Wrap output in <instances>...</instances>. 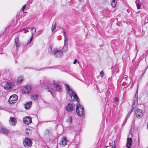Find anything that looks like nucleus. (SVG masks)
Here are the masks:
<instances>
[{"instance_id": "nucleus-1", "label": "nucleus", "mask_w": 148, "mask_h": 148, "mask_svg": "<svg viewBox=\"0 0 148 148\" xmlns=\"http://www.w3.org/2000/svg\"><path fill=\"white\" fill-rule=\"evenodd\" d=\"M65 86L68 92L69 95L70 96L71 100L73 101H76L77 102H79L78 98L75 93L69 87V86L68 84H65Z\"/></svg>"}, {"instance_id": "nucleus-2", "label": "nucleus", "mask_w": 148, "mask_h": 148, "mask_svg": "<svg viewBox=\"0 0 148 148\" xmlns=\"http://www.w3.org/2000/svg\"><path fill=\"white\" fill-rule=\"evenodd\" d=\"M49 52L51 55H52L56 58H60L62 57L63 55V53L61 51L55 49L52 51L51 47H49Z\"/></svg>"}, {"instance_id": "nucleus-3", "label": "nucleus", "mask_w": 148, "mask_h": 148, "mask_svg": "<svg viewBox=\"0 0 148 148\" xmlns=\"http://www.w3.org/2000/svg\"><path fill=\"white\" fill-rule=\"evenodd\" d=\"M53 86L54 87H55L56 91H60L61 90V86L60 85L58 84H56L55 82H53L51 84L50 86H47V89H49L47 90V91L48 92H50L52 95H53L50 90H53V88L51 87Z\"/></svg>"}, {"instance_id": "nucleus-4", "label": "nucleus", "mask_w": 148, "mask_h": 148, "mask_svg": "<svg viewBox=\"0 0 148 148\" xmlns=\"http://www.w3.org/2000/svg\"><path fill=\"white\" fill-rule=\"evenodd\" d=\"M76 111L77 114L80 116H83L84 114V107L79 104L76 106Z\"/></svg>"}, {"instance_id": "nucleus-5", "label": "nucleus", "mask_w": 148, "mask_h": 148, "mask_svg": "<svg viewBox=\"0 0 148 148\" xmlns=\"http://www.w3.org/2000/svg\"><path fill=\"white\" fill-rule=\"evenodd\" d=\"M23 144L25 147H30L32 145V140L28 138H26L24 140Z\"/></svg>"}, {"instance_id": "nucleus-6", "label": "nucleus", "mask_w": 148, "mask_h": 148, "mask_svg": "<svg viewBox=\"0 0 148 148\" xmlns=\"http://www.w3.org/2000/svg\"><path fill=\"white\" fill-rule=\"evenodd\" d=\"M18 99V97L16 95L14 94L10 97L8 100L9 103L12 104L16 103Z\"/></svg>"}, {"instance_id": "nucleus-7", "label": "nucleus", "mask_w": 148, "mask_h": 148, "mask_svg": "<svg viewBox=\"0 0 148 148\" xmlns=\"http://www.w3.org/2000/svg\"><path fill=\"white\" fill-rule=\"evenodd\" d=\"M75 108V105L71 103H68L65 107L66 110L69 112H71Z\"/></svg>"}, {"instance_id": "nucleus-8", "label": "nucleus", "mask_w": 148, "mask_h": 148, "mask_svg": "<svg viewBox=\"0 0 148 148\" xmlns=\"http://www.w3.org/2000/svg\"><path fill=\"white\" fill-rule=\"evenodd\" d=\"M30 32L32 34L31 37L30 39L29 40H28L27 43V45H28L29 44L31 43V41L32 40L34 36V35L35 34L36 32V29L35 28H32L30 30Z\"/></svg>"}, {"instance_id": "nucleus-9", "label": "nucleus", "mask_w": 148, "mask_h": 148, "mask_svg": "<svg viewBox=\"0 0 148 148\" xmlns=\"http://www.w3.org/2000/svg\"><path fill=\"white\" fill-rule=\"evenodd\" d=\"M23 121L25 124L29 125L32 123V118L29 116H27L23 118Z\"/></svg>"}, {"instance_id": "nucleus-10", "label": "nucleus", "mask_w": 148, "mask_h": 148, "mask_svg": "<svg viewBox=\"0 0 148 148\" xmlns=\"http://www.w3.org/2000/svg\"><path fill=\"white\" fill-rule=\"evenodd\" d=\"M67 140L66 138L64 137H63L61 139L59 144L60 145L61 147H62L64 146L65 145L67 144Z\"/></svg>"}, {"instance_id": "nucleus-11", "label": "nucleus", "mask_w": 148, "mask_h": 148, "mask_svg": "<svg viewBox=\"0 0 148 148\" xmlns=\"http://www.w3.org/2000/svg\"><path fill=\"white\" fill-rule=\"evenodd\" d=\"M31 89V88L30 86H27L25 88L22 89V91L25 93H29Z\"/></svg>"}, {"instance_id": "nucleus-12", "label": "nucleus", "mask_w": 148, "mask_h": 148, "mask_svg": "<svg viewBox=\"0 0 148 148\" xmlns=\"http://www.w3.org/2000/svg\"><path fill=\"white\" fill-rule=\"evenodd\" d=\"M143 112L142 110L139 109H137L136 111V117L138 118H140L142 117L143 115Z\"/></svg>"}, {"instance_id": "nucleus-13", "label": "nucleus", "mask_w": 148, "mask_h": 148, "mask_svg": "<svg viewBox=\"0 0 148 148\" xmlns=\"http://www.w3.org/2000/svg\"><path fill=\"white\" fill-rule=\"evenodd\" d=\"M10 124L12 125H14L16 123V121L14 118L10 117L9 120Z\"/></svg>"}, {"instance_id": "nucleus-14", "label": "nucleus", "mask_w": 148, "mask_h": 148, "mask_svg": "<svg viewBox=\"0 0 148 148\" xmlns=\"http://www.w3.org/2000/svg\"><path fill=\"white\" fill-rule=\"evenodd\" d=\"M132 139L131 138H128L127 140L126 147L127 148H130L132 146Z\"/></svg>"}, {"instance_id": "nucleus-15", "label": "nucleus", "mask_w": 148, "mask_h": 148, "mask_svg": "<svg viewBox=\"0 0 148 148\" xmlns=\"http://www.w3.org/2000/svg\"><path fill=\"white\" fill-rule=\"evenodd\" d=\"M0 131L4 134L7 135L8 134V131L3 127H1V128L0 129Z\"/></svg>"}, {"instance_id": "nucleus-16", "label": "nucleus", "mask_w": 148, "mask_h": 148, "mask_svg": "<svg viewBox=\"0 0 148 148\" xmlns=\"http://www.w3.org/2000/svg\"><path fill=\"white\" fill-rule=\"evenodd\" d=\"M67 122L69 124L71 125L72 122V117L71 116H69L67 117L66 120Z\"/></svg>"}, {"instance_id": "nucleus-17", "label": "nucleus", "mask_w": 148, "mask_h": 148, "mask_svg": "<svg viewBox=\"0 0 148 148\" xmlns=\"http://www.w3.org/2000/svg\"><path fill=\"white\" fill-rule=\"evenodd\" d=\"M15 42L16 46V47H18L20 46V42L19 41V39L18 37H17L15 38Z\"/></svg>"}, {"instance_id": "nucleus-18", "label": "nucleus", "mask_w": 148, "mask_h": 148, "mask_svg": "<svg viewBox=\"0 0 148 148\" xmlns=\"http://www.w3.org/2000/svg\"><path fill=\"white\" fill-rule=\"evenodd\" d=\"M32 104V102L30 101L29 102L27 103L26 104H24V106L25 108L26 109H28L31 106Z\"/></svg>"}, {"instance_id": "nucleus-19", "label": "nucleus", "mask_w": 148, "mask_h": 148, "mask_svg": "<svg viewBox=\"0 0 148 148\" xmlns=\"http://www.w3.org/2000/svg\"><path fill=\"white\" fill-rule=\"evenodd\" d=\"M111 1V5L113 8H115L117 4L116 0L112 1Z\"/></svg>"}, {"instance_id": "nucleus-20", "label": "nucleus", "mask_w": 148, "mask_h": 148, "mask_svg": "<svg viewBox=\"0 0 148 148\" xmlns=\"http://www.w3.org/2000/svg\"><path fill=\"white\" fill-rule=\"evenodd\" d=\"M68 49L67 43L64 41V45L63 48V51L65 52Z\"/></svg>"}, {"instance_id": "nucleus-21", "label": "nucleus", "mask_w": 148, "mask_h": 148, "mask_svg": "<svg viewBox=\"0 0 148 148\" xmlns=\"http://www.w3.org/2000/svg\"><path fill=\"white\" fill-rule=\"evenodd\" d=\"M24 80V78L21 76L19 77L17 79V82L18 83H21Z\"/></svg>"}, {"instance_id": "nucleus-22", "label": "nucleus", "mask_w": 148, "mask_h": 148, "mask_svg": "<svg viewBox=\"0 0 148 148\" xmlns=\"http://www.w3.org/2000/svg\"><path fill=\"white\" fill-rule=\"evenodd\" d=\"M56 27V22H53L51 28V31L52 32L55 29Z\"/></svg>"}, {"instance_id": "nucleus-23", "label": "nucleus", "mask_w": 148, "mask_h": 148, "mask_svg": "<svg viewBox=\"0 0 148 148\" xmlns=\"http://www.w3.org/2000/svg\"><path fill=\"white\" fill-rule=\"evenodd\" d=\"M29 28L28 27H26L23 29L21 30L20 31V32H23L25 34L26 33V31L27 32H28L29 31L27 30V29H29Z\"/></svg>"}, {"instance_id": "nucleus-24", "label": "nucleus", "mask_w": 148, "mask_h": 148, "mask_svg": "<svg viewBox=\"0 0 148 148\" xmlns=\"http://www.w3.org/2000/svg\"><path fill=\"white\" fill-rule=\"evenodd\" d=\"M63 35L64 37V41L65 42H66L67 41V36L66 34L64 31H63Z\"/></svg>"}, {"instance_id": "nucleus-25", "label": "nucleus", "mask_w": 148, "mask_h": 148, "mask_svg": "<svg viewBox=\"0 0 148 148\" xmlns=\"http://www.w3.org/2000/svg\"><path fill=\"white\" fill-rule=\"evenodd\" d=\"M12 84L10 82L7 83V87L8 88H10L12 87Z\"/></svg>"}, {"instance_id": "nucleus-26", "label": "nucleus", "mask_w": 148, "mask_h": 148, "mask_svg": "<svg viewBox=\"0 0 148 148\" xmlns=\"http://www.w3.org/2000/svg\"><path fill=\"white\" fill-rule=\"evenodd\" d=\"M25 132L26 134L27 135H30L31 134V131L29 129H26Z\"/></svg>"}, {"instance_id": "nucleus-27", "label": "nucleus", "mask_w": 148, "mask_h": 148, "mask_svg": "<svg viewBox=\"0 0 148 148\" xmlns=\"http://www.w3.org/2000/svg\"><path fill=\"white\" fill-rule=\"evenodd\" d=\"M38 97V95H37L32 96L31 97V98L32 99L35 100Z\"/></svg>"}, {"instance_id": "nucleus-28", "label": "nucleus", "mask_w": 148, "mask_h": 148, "mask_svg": "<svg viewBox=\"0 0 148 148\" xmlns=\"http://www.w3.org/2000/svg\"><path fill=\"white\" fill-rule=\"evenodd\" d=\"M136 5L137 8L138 9H139L141 7L140 5V4L137 3V1H136Z\"/></svg>"}, {"instance_id": "nucleus-29", "label": "nucleus", "mask_w": 148, "mask_h": 148, "mask_svg": "<svg viewBox=\"0 0 148 148\" xmlns=\"http://www.w3.org/2000/svg\"><path fill=\"white\" fill-rule=\"evenodd\" d=\"M137 98H137V97H134V100L133 101V105H134L135 102H136Z\"/></svg>"}, {"instance_id": "nucleus-30", "label": "nucleus", "mask_w": 148, "mask_h": 148, "mask_svg": "<svg viewBox=\"0 0 148 148\" xmlns=\"http://www.w3.org/2000/svg\"><path fill=\"white\" fill-rule=\"evenodd\" d=\"M100 76L101 77H103L104 75V73L103 71H101L100 73Z\"/></svg>"}, {"instance_id": "nucleus-31", "label": "nucleus", "mask_w": 148, "mask_h": 148, "mask_svg": "<svg viewBox=\"0 0 148 148\" xmlns=\"http://www.w3.org/2000/svg\"><path fill=\"white\" fill-rule=\"evenodd\" d=\"M135 107V106L134 105H132V107L131 110L130 111V112H131V113L134 110V108Z\"/></svg>"}, {"instance_id": "nucleus-32", "label": "nucleus", "mask_w": 148, "mask_h": 148, "mask_svg": "<svg viewBox=\"0 0 148 148\" xmlns=\"http://www.w3.org/2000/svg\"><path fill=\"white\" fill-rule=\"evenodd\" d=\"M135 107V106L134 105H132V107L131 110L130 111V112H131V113L134 110V108Z\"/></svg>"}, {"instance_id": "nucleus-33", "label": "nucleus", "mask_w": 148, "mask_h": 148, "mask_svg": "<svg viewBox=\"0 0 148 148\" xmlns=\"http://www.w3.org/2000/svg\"><path fill=\"white\" fill-rule=\"evenodd\" d=\"M135 107V106L134 105H132V107L131 110L130 111V112H131V113L134 110V108Z\"/></svg>"}, {"instance_id": "nucleus-34", "label": "nucleus", "mask_w": 148, "mask_h": 148, "mask_svg": "<svg viewBox=\"0 0 148 148\" xmlns=\"http://www.w3.org/2000/svg\"><path fill=\"white\" fill-rule=\"evenodd\" d=\"M26 6V4L25 5H24L23 6V8H22V11H23V12H24V9H25V8Z\"/></svg>"}, {"instance_id": "nucleus-35", "label": "nucleus", "mask_w": 148, "mask_h": 148, "mask_svg": "<svg viewBox=\"0 0 148 148\" xmlns=\"http://www.w3.org/2000/svg\"><path fill=\"white\" fill-rule=\"evenodd\" d=\"M106 148H113V146L112 145L107 146Z\"/></svg>"}, {"instance_id": "nucleus-36", "label": "nucleus", "mask_w": 148, "mask_h": 148, "mask_svg": "<svg viewBox=\"0 0 148 148\" xmlns=\"http://www.w3.org/2000/svg\"><path fill=\"white\" fill-rule=\"evenodd\" d=\"M119 99L118 97H115V101L116 102H117L119 101Z\"/></svg>"}, {"instance_id": "nucleus-37", "label": "nucleus", "mask_w": 148, "mask_h": 148, "mask_svg": "<svg viewBox=\"0 0 148 148\" xmlns=\"http://www.w3.org/2000/svg\"><path fill=\"white\" fill-rule=\"evenodd\" d=\"M130 116H128V115H127L126 116L125 119V122H126L127 120V119Z\"/></svg>"}, {"instance_id": "nucleus-38", "label": "nucleus", "mask_w": 148, "mask_h": 148, "mask_svg": "<svg viewBox=\"0 0 148 148\" xmlns=\"http://www.w3.org/2000/svg\"><path fill=\"white\" fill-rule=\"evenodd\" d=\"M137 97V98H138V92H136V93L135 94V97Z\"/></svg>"}, {"instance_id": "nucleus-39", "label": "nucleus", "mask_w": 148, "mask_h": 148, "mask_svg": "<svg viewBox=\"0 0 148 148\" xmlns=\"http://www.w3.org/2000/svg\"><path fill=\"white\" fill-rule=\"evenodd\" d=\"M137 97V98H138V92H136V93L135 94V97Z\"/></svg>"}, {"instance_id": "nucleus-40", "label": "nucleus", "mask_w": 148, "mask_h": 148, "mask_svg": "<svg viewBox=\"0 0 148 148\" xmlns=\"http://www.w3.org/2000/svg\"><path fill=\"white\" fill-rule=\"evenodd\" d=\"M77 60L75 59V60H74V62H73V63L74 64H75V63H76V62H77Z\"/></svg>"}, {"instance_id": "nucleus-41", "label": "nucleus", "mask_w": 148, "mask_h": 148, "mask_svg": "<svg viewBox=\"0 0 148 148\" xmlns=\"http://www.w3.org/2000/svg\"><path fill=\"white\" fill-rule=\"evenodd\" d=\"M131 114V112H129L128 113V114H127V115H128V116H130V114Z\"/></svg>"}, {"instance_id": "nucleus-42", "label": "nucleus", "mask_w": 148, "mask_h": 148, "mask_svg": "<svg viewBox=\"0 0 148 148\" xmlns=\"http://www.w3.org/2000/svg\"><path fill=\"white\" fill-rule=\"evenodd\" d=\"M147 128L148 129V122L147 123Z\"/></svg>"}, {"instance_id": "nucleus-43", "label": "nucleus", "mask_w": 148, "mask_h": 148, "mask_svg": "<svg viewBox=\"0 0 148 148\" xmlns=\"http://www.w3.org/2000/svg\"><path fill=\"white\" fill-rule=\"evenodd\" d=\"M136 49H137V47H136Z\"/></svg>"}, {"instance_id": "nucleus-44", "label": "nucleus", "mask_w": 148, "mask_h": 148, "mask_svg": "<svg viewBox=\"0 0 148 148\" xmlns=\"http://www.w3.org/2000/svg\"><path fill=\"white\" fill-rule=\"evenodd\" d=\"M147 97H148V92H147Z\"/></svg>"}]
</instances>
